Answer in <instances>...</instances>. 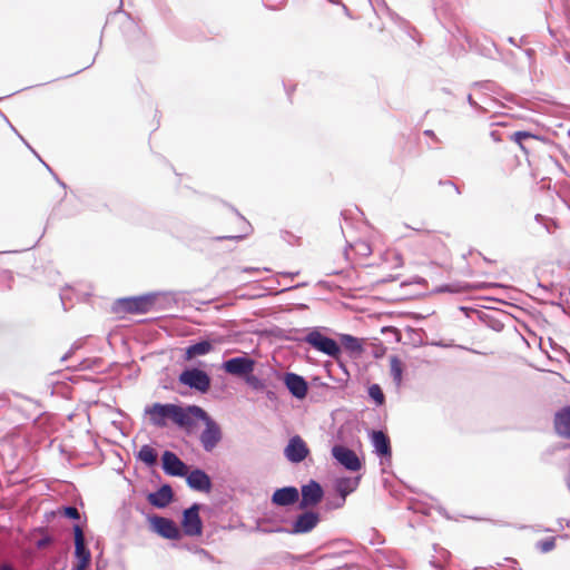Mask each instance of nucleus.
Returning <instances> with one entry per match:
<instances>
[{"mask_svg": "<svg viewBox=\"0 0 570 570\" xmlns=\"http://www.w3.org/2000/svg\"><path fill=\"white\" fill-rule=\"evenodd\" d=\"M149 524L154 532L165 539L179 540L181 538L180 530L170 519L154 515L149 518Z\"/></svg>", "mask_w": 570, "mask_h": 570, "instance_id": "obj_7", "label": "nucleus"}, {"mask_svg": "<svg viewBox=\"0 0 570 570\" xmlns=\"http://www.w3.org/2000/svg\"><path fill=\"white\" fill-rule=\"evenodd\" d=\"M146 414L153 425L164 428L170 420L180 428L190 429L194 426L193 415H204V410L197 405L183 407L176 404L154 403L146 409Z\"/></svg>", "mask_w": 570, "mask_h": 570, "instance_id": "obj_1", "label": "nucleus"}, {"mask_svg": "<svg viewBox=\"0 0 570 570\" xmlns=\"http://www.w3.org/2000/svg\"><path fill=\"white\" fill-rule=\"evenodd\" d=\"M320 522V514L306 511L299 514L293 524V533H306L312 531Z\"/></svg>", "mask_w": 570, "mask_h": 570, "instance_id": "obj_14", "label": "nucleus"}, {"mask_svg": "<svg viewBox=\"0 0 570 570\" xmlns=\"http://www.w3.org/2000/svg\"><path fill=\"white\" fill-rule=\"evenodd\" d=\"M179 382L202 393H206L210 389L209 375L198 368L186 370L179 375Z\"/></svg>", "mask_w": 570, "mask_h": 570, "instance_id": "obj_6", "label": "nucleus"}, {"mask_svg": "<svg viewBox=\"0 0 570 570\" xmlns=\"http://www.w3.org/2000/svg\"><path fill=\"white\" fill-rule=\"evenodd\" d=\"M333 456L347 470L358 471L362 468V463L356 453L343 445H335L332 449Z\"/></svg>", "mask_w": 570, "mask_h": 570, "instance_id": "obj_11", "label": "nucleus"}, {"mask_svg": "<svg viewBox=\"0 0 570 570\" xmlns=\"http://www.w3.org/2000/svg\"><path fill=\"white\" fill-rule=\"evenodd\" d=\"M304 341L318 352H322L334 360L341 356V347L335 340L323 335L318 330L311 331Z\"/></svg>", "mask_w": 570, "mask_h": 570, "instance_id": "obj_3", "label": "nucleus"}, {"mask_svg": "<svg viewBox=\"0 0 570 570\" xmlns=\"http://www.w3.org/2000/svg\"><path fill=\"white\" fill-rule=\"evenodd\" d=\"M324 497V491L318 482L311 480L307 484L302 487V500L299 502L301 509L315 507Z\"/></svg>", "mask_w": 570, "mask_h": 570, "instance_id": "obj_10", "label": "nucleus"}, {"mask_svg": "<svg viewBox=\"0 0 570 570\" xmlns=\"http://www.w3.org/2000/svg\"><path fill=\"white\" fill-rule=\"evenodd\" d=\"M75 558L73 570H86L91 561V553L86 547L83 531L80 525H75Z\"/></svg>", "mask_w": 570, "mask_h": 570, "instance_id": "obj_5", "label": "nucleus"}, {"mask_svg": "<svg viewBox=\"0 0 570 570\" xmlns=\"http://www.w3.org/2000/svg\"><path fill=\"white\" fill-rule=\"evenodd\" d=\"M390 373L396 383H401L403 373V363L397 356L390 357Z\"/></svg>", "mask_w": 570, "mask_h": 570, "instance_id": "obj_25", "label": "nucleus"}, {"mask_svg": "<svg viewBox=\"0 0 570 570\" xmlns=\"http://www.w3.org/2000/svg\"><path fill=\"white\" fill-rule=\"evenodd\" d=\"M202 420L205 422V430L200 434V442L203 448L210 452L219 443L222 439V431L219 425L213 421L208 414L204 411V415H193V422Z\"/></svg>", "mask_w": 570, "mask_h": 570, "instance_id": "obj_4", "label": "nucleus"}, {"mask_svg": "<svg viewBox=\"0 0 570 570\" xmlns=\"http://www.w3.org/2000/svg\"><path fill=\"white\" fill-rule=\"evenodd\" d=\"M156 297L153 294L118 298L112 304V312L118 316L125 314H145L155 305Z\"/></svg>", "mask_w": 570, "mask_h": 570, "instance_id": "obj_2", "label": "nucleus"}, {"mask_svg": "<svg viewBox=\"0 0 570 570\" xmlns=\"http://www.w3.org/2000/svg\"><path fill=\"white\" fill-rule=\"evenodd\" d=\"M350 248H351L352 253L360 258L368 257L373 250L370 242L366 239H362V238L354 240L350 245Z\"/></svg>", "mask_w": 570, "mask_h": 570, "instance_id": "obj_23", "label": "nucleus"}, {"mask_svg": "<svg viewBox=\"0 0 570 570\" xmlns=\"http://www.w3.org/2000/svg\"><path fill=\"white\" fill-rule=\"evenodd\" d=\"M0 570H13V569L10 566L4 564V566H1Z\"/></svg>", "mask_w": 570, "mask_h": 570, "instance_id": "obj_34", "label": "nucleus"}, {"mask_svg": "<svg viewBox=\"0 0 570 570\" xmlns=\"http://www.w3.org/2000/svg\"><path fill=\"white\" fill-rule=\"evenodd\" d=\"M372 443L379 455L391 458L392 450L389 436L382 431H374L372 433Z\"/></svg>", "mask_w": 570, "mask_h": 570, "instance_id": "obj_20", "label": "nucleus"}, {"mask_svg": "<svg viewBox=\"0 0 570 570\" xmlns=\"http://www.w3.org/2000/svg\"><path fill=\"white\" fill-rule=\"evenodd\" d=\"M284 454L289 462L299 463L307 458L309 449L299 435H295L289 439V442L284 450Z\"/></svg>", "mask_w": 570, "mask_h": 570, "instance_id": "obj_9", "label": "nucleus"}, {"mask_svg": "<svg viewBox=\"0 0 570 570\" xmlns=\"http://www.w3.org/2000/svg\"><path fill=\"white\" fill-rule=\"evenodd\" d=\"M340 341L344 350H346L353 356H358L364 351L362 341L355 336L350 334H342L340 335Z\"/></svg>", "mask_w": 570, "mask_h": 570, "instance_id": "obj_21", "label": "nucleus"}, {"mask_svg": "<svg viewBox=\"0 0 570 570\" xmlns=\"http://www.w3.org/2000/svg\"><path fill=\"white\" fill-rule=\"evenodd\" d=\"M163 469L173 476H184L187 474L186 464L170 451H165L163 454Z\"/></svg>", "mask_w": 570, "mask_h": 570, "instance_id": "obj_13", "label": "nucleus"}, {"mask_svg": "<svg viewBox=\"0 0 570 570\" xmlns=\"http://www.w3.org/2000/svg\"><path fill=\"white\" fill-rule=\"evenodd\" d=\"M472 288H479V287L478 286H471L469 284H464V285H460L459 287H456L455 289H452V291L460 293V292H468V291H470Z\"/></svg>", "mask_w": 570, "mask_h": 570, "instance_id": "obj_32", "label": "nucleus"}, {"mask_svg": "<svg viewBox=\"0 0 570 570\" xmlns=\"http://www.w3.org/2000/svg\"><path fill=\"white\" fill-rule=\"evenodd\" d=\"M213 351V344L209 341H202L188 346L185 351V360L190 361L197 356L206 355Z\"/></svg>", "mask_w": 570, "mask_h": 570, "instance_id": "obj_22", "label": "nucleus"}, {"mask_svg": "<svg viewBox=\"0 0 570 570\" xmlns=\"http://www.w3.org/2000/svg\"><path fill=\"white\" fill-rule=\"evenodd\" d=\"M537 547L542 553H548L556 548V538L550 537L544 540H541L538 542Z\"/></svg>", "mask_w": 570, "mask_h": 570, "instance_id": "obj_29", "label": "nucleus"}, {"mask_svg": "<svg viewBox=\"0 0 570 570\" xmlns=\"http://www.w3.org/2000/svg\"><path fill=\"white\" fill-rule=\"evenodd\" d=\"M63 515L73 520H78L80 518V513L75 507L63 508Z\"/></svg>", "mask_w": 570, "mask_h": 570, "instance_id": "obj_31", "label": "nucleus"}, {"mask_svg": "<svg viewBox=\"0 0 570 570\" xmlns=\"http://www.w3.org/2000/svg\"><path fill=\"white\" fill-rule=\"evenodd\" d=\"M284 383L288 391L297 399H304L307 394V382L295 373H287L284 377Z\"/></svg>", "mask_w": 570, "mask_h": 570, "instance_id": "obj_15", "label": "nucleus"}, {"mask_svg": "<svg viewBox=\"0 0 570 570\" xmlns=\"http://www.w3.org/2000/svg\"><path fill=\"white\" fill-rule=\"evenodd\" d=\"M254 360L245 356L234 357L227 360L223 364V368L226 373L237 376H246L254 371Z\"/></svg>", "mask_w": 570, "mask_h": 570, "instance_id": "obj_12", "label": "nucleus"}, {"mask_svg": "<svg viewBox=\"0 0 570 570\" xmlns=\"http://www.w3.org/2000/svg\"><path fill=\"white\" fill-rule=\"evenodd\" d=\"M528 138L538 139L539 137L529 131H515L510 136V139L518 144L520 149L523 150L524 153H528V150L523 145V140Z\"/></svg>", "mask_w": 570, "mask_h": 570, "instance_id": "obj_27", "label": "nucleus"}, {"mask_svg": "<svg viewBox=\"0 0 570 570\" xmlns=\"http://www.w3.org/2000/svg\"><path fill=\"white\" fill-rule=\"evenodd\" d=\"M187 484L197 491L209 492L212 482L209 476L202 470L196 469L187 475Z\"/></svg>", "mask_w": 570, "mask_h": 570, "instance_id": "obj_18", "label": "nucleus"}, {"mask_svg": "<svg viewBox=\"0 0 570 570\" xmlns=\"http://www.w3.org/2000/svg\"><path fill=\"white\" fill-rule=\"evenodd\" d=\"M50 542H51V538L50 537H46V538L40 539L37 542V547L39 549H42V548L47 547Z\"/></svg>", "mask_w": 570, "mask_h": 570, "instance_id": "obj_33", "label": "nucleus"}, {"mask_svg": "<svg viewBox=\"0 0 570 570\" xmlns=\"http://www.w3.org/2000/svg\"><path fill=\"white\" fill-rule=\"evenodd\" d=\"M148 502L156 508H165L173 500V490L170 485L165 484L160 487L156 492L149 493Z\"/></svg>", "mask_w": 570, "mask_h": 570, "instance_id": "obj_19", "label": "nucleus"}, {"mask_svg": "<svg viewBox=\"0 0 570 570\" xmlns=\"http://www.w3.org/2000/svg\"><path fill=\"white\" fill-rule=\"evenodd\" d=\"M138 458L148 465H154L157 461L156 451L149 445H142L139 450Z\"/></svg>", "mask_w": 570, "mask_h": 570, "instance_id": "obj_26", "label": "nucleus"}, {"mask_svg": "<svg viewBox=\"0 0 570 570\" xmlns=\"http://www.w3.org/2000/svg\"><path fill=\"white\" fill-rule=\"evenodd\" d=\"M298 490L294 487H286L276 490L273 493L272 501L276 505L286 507L294 504L298 500Z\"/></svg>", "mask_w": 570, "mask_h": 570, "instance_id": "obj_17", "label": "nucleus"}, {"mask_svg": "<svg viewBox=\"0 0 570 570\" xmlns=\"http://www.w3.org/2000/svg\"><path fill=\"white\" fill-rule=\"evenodd\" d=\"M491 136L493 137V139L500 140V138L498 137V132L497 131H492Z\"/></svg>", "mask_w": 570, "mask_h": 570, "instance_id": "obj_35", "label": "nucleus"}, {"mask_svg": "<svg viewBox=\"0 0 570 570\" xmlns=\"http://www.w3.org/2000/svg\"><path fill=\"white\" fill-rule=\"evenodd\" d=\"M358 479L344 478L337 481L336 490L345 500L346 495L352 493L357 487Z\"/></svg>", "mask_w": 570, "mask_h": 570, "instance_id": "obj_24", "label": "nucleus"}, {"mask_svg": "<svg viewBox=\"0 0 570 570\" xmlns=\"http://www.w3.org/2000/svg\"><path fill=\"white\" fill-rule=\"evenodd\" d=\"M183 531L188 537H198L203 533V522L199 517V505L193 504L186 509L181 520Z\"/></svg>", "mask_w": 570, "mask_h": 570, "instance_id": "obj_8", "label": "nucleus"}, {"mask_svg": "<svg viewBox=\"0 0 570 570\" xmlns=\"http://www.w3.org/2000/svg\"><path fill=\"white\" fill-rule=\"evenodd\" d=\"M368 395L376 402V404L381 405L384 403V393L377 384H373L368 387Z\"/></svg>", "mask_w": 570, "mask_h": 570, "instance_id": "obj_28", "label": "nucleus"}, {"mask_svg": "<svg viewBox=\"0 0 570 570\" xmlns=\"http://www.w3.org/2000/svg\"><path fill=\"white\" fill-rule=\"evenodd\" d=\"M554 430L557 434L564 439H570V406L558 411L554 415Z\"/></svg>", "mask_w": 570, "mask_h": 570, "instance_id": "obj_16", "label": "nucleus"}, {"mask_svg": "<svg viewBox=\"0 0 570 570\" xmlns=\"http://www.w3.org/2000/svg\"><path fill=\"white\" fill-rule=\"evenodd\" d=\"M245 380H246V383L254 390L261 391L265 387V384L263 383V381L261 379H258L257 376L252 375V373L247 374L245 376Z\"/></svg>", "mask_w": 570, "mask_h": 570, "instance_id": "obj_30", "label": "nucleus"}]
</instances>
